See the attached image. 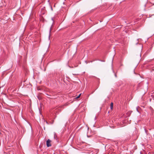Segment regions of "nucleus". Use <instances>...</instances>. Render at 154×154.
<instances>
[{
  "mask_svg": "<svg viewBox=\"0 0 154 154\" xmlns=\"http://www.w3.org/2000/svg\"><path fill=\"white\" fill-rule=\"evenodd\" d=\"M46 144L47 147H48L51 146V140L49 139H48L46 141Z\"/></svg>",
  "mask_w": 154,
  "mask_h": 154,
  "instance_id": "obj_1",
  "label": "nucleus"
},
{
  "mask_svg": "<svg viewBox=\"0 0 154 154\" xmlns=\"http://www.w3.org/2000/svg\"><path fill=\"white\" fill-rule=\"evenodd\" d=\"M69 103H65V104H64L63 105L61 106H60V107L61 108L63 109L64 108V106H67L69 105Z\"/></svg>",
  "mask_w": 154,
  "mask_h": 154,
  "instance_id": "obj_2",
  "label": "nucleus"
},
{
  "mask_svg": "<svg viewBox=\"0 0 154 154\" xmlns=\"http://www.w3.org/2000/svg\"><path fill=\"white\" fill-rule=\"evenodd\" d=\"M113 103H111L110 105V108L111 110H112L113 109Z\"/></svg>",
  "mask_w": 154,
  "mask_h": 154,
  "instance_id": "obj_3",
  "label": "nucleus"
},
{
  "mask_svg": "<svg viewBox=\"0 0 154 154\" xmlns=\"http://www.w3.org/2000/svg\"><path fill=\"white\" fill-rule=\"evenodd\" d=\"M81 94H79V95L78 96L76 97V98H79L80 97V96H81Z\"/></svg>",
  "mask_w": 154,
  "mask_h": 154,
  "instance_id": "obj_4",
  "label": "nucleus"
},
{
  "mask_svg": "<svg viewBox=\"0 0 154 154\" xmlns=\"http://www.w3.org/2000/svg\"><path fill=\"white\" fill-rule=\"evenodd\" d=\"M131 113V112H127V114H130Z\"/></svg>",
  "mask_w": 154,
  "mask_h": 154,
  "instance_id": "obj_5",
  "label": "nucleus"
},
{
  "mask_svg": "<svg viewBox=\"0 0 154 154\" xmlns=\"http://www.w3.org/2000/svg\"><path fill=\"white\" fill-rule=\"evenodd\" d=\"M51 6V10L52 11L53 10V8H52V6Z\"/></svg>",
  "mask_w": 154,
  "mask_h": 154,
  "instance_id": "obj_6",
  "label": "nucleus"
},
{
  "mask_svg": "<svg viewBox=\"0 0 154 154\" xmlns=\"http://www.w3.org/2000/svg\"><path fill=\"white\" fill-rule=\"evenodd\" d=\"M55 135H56L55 134H54V138H55Z\"/></svg>",
  "mask_w": 154,
  "mask_h": 154,
  "instance_id": "obj_7",
  "label": "nucleus"
},
{
  "mask_svg": "<svg viewBox=\"0 0 154 154\" xmlns=\"http://www.w3.org/2000/svg\"><path fill=\"white\" fill-rule=\"evenodd\" d=\"M137 111H138V109H137Z\"/></svg>",
  "mask_w": 154,
  "mask_h": 154,
  "instance_id": "obj_8",
  "label": "nucleus"
}]
</instances>
